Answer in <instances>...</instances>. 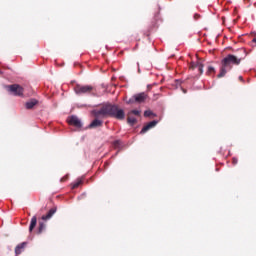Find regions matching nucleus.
I'll return each instance as SVG.
<instances>
[{
    "instance_id": "obj_1",
    "label": "nucleus",
    "mask_w": 256,
    "mask_h": 256,
    "mask_svg": "<svg viewBox=\"0 0 256 256\" xmlns=\"http://www.w3.org/2000/svg\"><path fill=\"white\" fill-rule=\"evenodd\" d=\"M92 115L95 119L90 123V129H97V127H103V120L105 117H113L118 121L125 119V111L120 109L117 104L105 103L99 110H93Z\"/></svg>"
},
{
    "instance_id": "obj_2",
    "label": "nucleus",
    "mask_w": 256,
    "mask_h": 256,
    "mask_svg": "<svg viewBox=\"0 0 256 256\" xmlns=\"http://www.w3.org/2000/svg\"><path fill=\"white\" fill-rule=\"evenodd\" d=\"M243 57L235 56L233 54H228L221 62L220 73L217 75L218 79L225 77L227 75V69H233V65H241Z\"/></svg>"
},
{
    "instance_id": "obj_3",
    "label": "nucleus",
    "mask_w": 256,
    "mask_h": 256,
    "mask_svg": "<svg viewBox=\"0 0 256 256\" xmlns=\"http://www.w3.org/2000/svg\"><path fill=\"white\" fill-rule=\"evenodd\" d=\"M95 89V87L91 86V85H81V84H77L74 87V91L77 95H85V94H89L91 92H93Z\"/></svg>"
},
{
    "instance_id": "obj_4",
    "label": "nucleus",
    "mask_w": 256,
    "mask_h": 256,
    "mask_svg": "<svg viewBox=\"0 0 256 256\" xmlns=\"http://www.w3.org/2000/svg\"><path fill=\"white\" fill-rule=\"evenodd\" d=\"M147 101V94L145 92L136 94L132 96L128 101V105H133V103H145Z\"/></svg>"
},
{
    "instance_id": "obj_5",
    "label": "nucleus",
    "mask_w": 256,
    "mask_h": 256,
    "mask_svg": "<svg viewBox=\"0 0 256 256\" xmlns=\"http://www.w3.org/2000/svg\"><path fill=\"white\" fill-rule=\"evenodd\" d=\"M8 91L16 97H23V87H21L19 84H13L8 86Z\"/></svg>"
},
{
    "instance_id": "obj_6",
    "label": "nucleus",
    "mask_w": 256,
    "mask_h": 256,
    "mask_svg": "<svg viewBox=\"0 0 256 256\" xmlns=\"http://www.w3.org/2000/svg\"><path fill=\"white\" fill-rule=\"evenodd\" d=\"M67 123L72 125V127H76V129H81L83 127V123L77 116H70L67 119Z\"/></svg>"
},
{
    "instance_id": "obj_7",
    "label": "nucleus",
    "mask_w": 256,
    "mask_h": 256,
    "mask_svg": "<svg viewBox=\"0 0 256 256\" xmlns=\"http://www.w3.org/2000/svg\"><path fill=\"white\" fill-rule=\"evenodd\" d=\"M189 69H191L192 71L198 69V75H203V63L201 62H191L189 65Z\"/></svg>"
},
{
    "instance_id": "obj_8",
    "label": "nucleus",
    "mask_w": 256,
    "mask_h": 256,
    "mask_svg": "<svg viewBox=\"0 0 256 256\" xmlns=\"http://www.w3.org/2000/svg\"><path fill=\"white\" fill-rule=\"evenodd\" d=\"M158 121L153 120L151 122H149L147 125H145L142 130L141 133H147V131H149L150 129H153V127H155L157 125Z\"/></svg>"
},
{
    "instance_id": "obj_9",
    "label": "nucleus",
    "mask_w": 256,
    "mask_h": 256,
    "mask_svg": "<svg viewBox=\"0 0 256 256\" xmlns=\"http://www.w3.org/2000/svg\"><path fill=\"white\" fill-rule=\"evenodd\" d=\"M55 213H57L56 208L50 209L49 212L47 213V215L42 216V221H49V219H51V217H53V215H55Z\"/></svg>"
},
{
    "instance_id": "obj_10",
    "label": "nucleus",
    "mask_w": 256,
    "mask_h": 256,
    "mask_svg": "<svg viewBox=\"0 0 256 256\" xmlns=\"http://www.w3.org/2000/svg\"><path fill=\"white\" fill-rule=\"evenodd\" d=\"M38 103H39V101H37L36 99H30L25 104L26 109H33V107H35V105H37Z\"/></svg>"
},
{
    "instance_id": "obj_11",
    "label": "nucleus",
    "mask_w": 256,
    "mask_h": 256,
    "mask_svg": "<svg viewBox=\"0 0 256 256\" xmlns=\"http://www.w3.org/2000/svg\"><path fill=\"white\" fill-rule=\"evenodd\" d=\"M26 245H27V242H23V243L19 244L18 246H16V248H15L16 255H21V252L23 251V249H25Z\"/></svg>"
},
{
    "instance_id": "obj_12",
    "label": "nucleus",
    "mask_w": 256,
    "mask_h": 256,
    "mask_svg": "<svg viewBox=\"0 0 256 256\" xmlns=\"http://www.w3.org/2000/svg\"><path fill=\"white\" fill-rule=\"evenodd\" d=\"M37 226V216L32 217L31 222H30V227H29V231L31 233V231H33V229H35V227Z\"/></svg>"
},
{
    "instance_id": "obj_13",
    "label": "nucleus",
    "mask_w": 256,
    "mask_h": 256,
    "mask_svg": "<svg viewBox=\"0 0 256 256\" xmlns=\"http://www.w3.org/2000/svg\"><path fill=\"white\" fill-rule=\"evenodd\" d=\"M127 121L129 125H135V123H137V118L132 117L131 114H128Z\"/></svg>"
},
{
    "instance_id": "obj_14",
    "label": "nucleus",
    "mask_w": 256,
    "mask_h": 256,
    "mask_svg": "<svg viewBox=\"0 0 256 256\" xmlns=\"http://www.w3.org/2000/svg\"><path fill=\"white\" fill-rule=\"evenodd\" d=\"M82 183H83V180L78 179L77 181L71 184V189H77V187H79V185H81Z\"/></svg>"
},
{
    "instance_id": "obj_15",
    "label": "nucleus",
    "mask_w": 256,
    "mask_h": 256,
    "mask_svg": "<svg viewBox=\"0 0 256 256\" xmlns=\"http://www.w3.org/2000/svg\"><path fill=\"white\" fill-rule=\"evenodd\" d=\"M206 75H215V67L208 66V69L206 71Z\"/></svg>"
},
{
    "instance_id": "obj_16",
    "label": "nucleus",
    "mask_w": 256,
    "mask_h": 256,
    "mask_svg": "<svg viewBox=\"0 0 256 256\" xmlns=\"http://www.w3.org/2000/svg\"><path fill=\"white\" fill-rule=\"evenodd\" d=\"M43 231H45V223L40 222L39 228H38V235H41V233H43Z\"/></svg>"
},
{
    "instance_id": "obj_17",
    "label": "nucleus",
    "mask_w": 256,
    "mask_h": 256,
    "mask_svg": "<svg viewBox=\"0 0 256 256\" xmlns=\"http://www.w3.org/2000/svg\"><path fill=\"white\" fill-rule=\"evenodd\" d=\"M144 117H155V115L153 114V111L151 110H146L144 112Z\"/></svg>"
},
{
    "instance_id": "obj_18",
    "label": "nucleus",
    "mask_w": 256,
    "mask_h": 256,
    "mask_svg": "<svg viewBox=\"0 0 256 256\" xmlns=\"http://www.w3.org/2000/svg\"><path fill=\"white\" fill-rule=\"evenodd\" d=\"M128 114L129 115H136L137 117H139V115H141V111H139V110H132Z\"/></svg>"
},
{
    "instance_id": "obj_19",
    "label": "nucleus",
    "mask_w": 256,
    "mask_h": 256,
    "mask_svg": "<svg viewBox=\"0 0 256 256\" xmlns=\"http://www.w3.org/2000/svg\"><path fill=\"white\" fill-rule=\"evenodd\" d=\"M119 145H121V141L119 140L114 141V147H119Z\"/></svg>"
},
{
    "instance_id": "obj_20",
    "label": "nucleus",
    "mask_w": 256,
    "mask_h": 256,
    "mask_svg": "<svg viewBox=\"0 0 256 256\" xmlns=\"http://www.w3.org/2000/svg\"><path fill=\"white\" fill-rule=\"evenodd\" d=\"M232 163L233 165H237V158H233Z\"/></svg>"
},
{
    "instance_id": "obj_21",
    "label": "nucleus",
    "mask_w": 256,
    "mask_h": 256,
    "mask_svg": "<svg viewBox=\"0 0 256 256\" xmlns=\"http://www.w3.org/2000/svg\"><path fill=\"white\" fill-rule=\"evenodd\" d=\"M239 81H243V76H239Z\"/></svg>"
},
{
    "instance_id": "obj_22",
    "label": "nucleus",
    "mask_w": 256,
    "mask_h": 256,
    "mask_svg": "<svg viewBox=\"0 0 256 256\" xmlns=\"http://www.w3.org/2000/svg\"><path fill=\"white\" fill-rule=\"evenodd\" d=\"M183 93H187V90L183 89Z\"/></svg>"
},
{
    "instance_id": "obj_23",
    "label": "nucleus",
    "mask_w": 256,
    "mask_h": 256,
    "mask_svg": "<svg viewBox=\"0 0 256 256\" xmlns=\"http://www.w3.org/2000/svg\"><path fill=\"white\" fill-rule=\"evenodd\" d=\"M195 17H196V18H199V15L196 14Z\"/></svg>"
},
{
    "instance_id": "obj_24",
    "label": "nucleus",
    "mask_w": 256,
    "mask_h": 256,
    "mask_svg": "<svg viewBox=\"0 0 256 256\" xmlns=\"http://www.w3.org/2000/svg\"><path fill=\"white\" fill-rule=\"evenodd\" d=\"M1 73H3V72L0 70V75H1Z\"/></svg>"
}]
</instances>
